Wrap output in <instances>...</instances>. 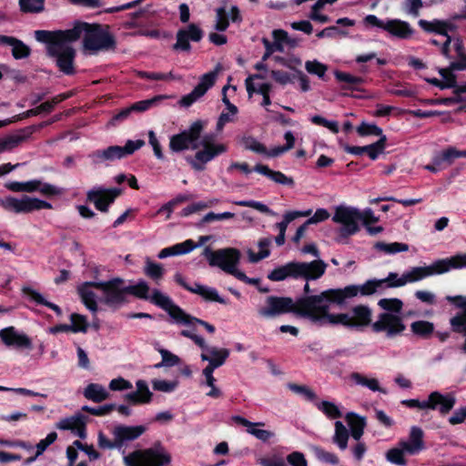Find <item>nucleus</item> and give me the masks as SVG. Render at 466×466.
<instances>
[{
	"instance_id": "f03ea898",
	"label": "nucleus",
	"mask_w": 466,
	"mask_h": 466,
	"mask_svg": "<svg viewBox=\"0 0 466 466\" xmlns=\"http://www.w3.org/2000/svg\"><path fill=\"white\" fill-rule=\"evenodd\" d=\"M206 125V121L197 120L185 131L171 137L169 142V147L174 152L187 148L197 150L189 164L198 171L204 170L207 163L227 151V146L218 143L214 134L201 135Z\"/></svg>"
},
{
	"instance_id": "c756f323",
	"label": "nucleus",
	"mask_w": 466,
	"mask_h": 466,
	"mask_svg": "<svg viewBox=\"0 0 466 466\" xmlns=\"http://www.w3.org/2000/svg\"><path fill=\"white\" fill-rule=\"evenodd\" d=\"M56 427L59 430L71 431L76 436L85 439L86 434V422L83 415H75L68 418L60 420Z\"/></svg>"
},
{
	"instance_id": "cd10ccee",
	"label": "nucleus",
	"mask_w": 466,
	"mask_h": 466,
	"mask_svg": "<svg viewBox=\"0 0 466 466\" xmlns=\"http://www.w3.org/2000/svg\"><path fill=\"white\" fill-rule=\"evenodd\" d=\"M229 21L232 23L241 21L239 10L237 6H231L228 12H227L224 7H219L216 10V30L221 32L225 31L228 27Z\"/></svg>"
},
{
	"instance_id": "6e6d98bb",
	"label": "nucleus",
	"mask_w": 466,
	"mask_h": 466,
	"mask_svg": "<svg viewBox=\"0 0 466 466\" xmlns=\"http://www.w3.org/2000/svg\"><path fill=\"white\" fill-rule=\"evenodd\" d=\"M18 4L23 13L37 14L45 9V0H18Z\"/></svg>"
},
{
	"instance_id": "774afa93",
	"label": "nucleus",
	"mask_w": 466,
	"mask_h": 466,
	"mask_svg": "<svg viewBox=\"0 0 466 466\" xmlns=\"http://www.w3.org/2000/svg\"><path fill=\"white\" fill-rule=\"evenodd\" d=\"M305 68L309 74L316 75L319 78H322L325 76L328 69L324 64L318 60L307 61L305 63Z\"/></svg>"
},
{
	"instance_id": "4c0bfd02",
	"label": "nucleus",
	"mask_w": 466,
	"mask_h": 466,
	"mask_svg": "<svg viewBox=\"0 0 466 466\" xmlns=\"http://www.w3.org/2000/svg\"><path fill=\"white\" fill-rule=\"evenodd\" d=\"M22 293L30 301H33L39 305H44V306L51 309L52 310H54L56 313L57 316L62 315L61 309L56 304L47 301L44 298V296L36 289H35L29 286H24L22 288Z\"/></svg>"
},
{
	"instance_id": "6ab92c4d",
	"label": "nucleus",
	"mask_w": 466,
	"mask_h": 466,
	"mask_svg": "<svg viewBox=\"0 0 466 466\" xmlns=\"http://www.w3.org/2000/svg\"><path fill=\"white\" fill-rule=\"evenodd\" d=\"M294 304L291 299L268 297L266 305L258 309V315L265 319H272L279 315L293 310Z\"/></svg>"
},
{
	"instance_id": "b1692460",
	"label": "nucleus",
	"mask_w": 466,
	"mask_h": 466,
	"mask_svg": "<svg viewBox=\"0 0 466 466\" xmlns=\"http://www.w3.org/2000/svg\"><path fill=\"white\" fill-rule=\"evenodd\" d=\"M202 30L195 24H190L186 28L178 30L174 48L177 50L188 51L190 49L189 41L198 42L202 38Z\"/></svg>"
},
{
	"instance_id": "20e7f679",
	"label": "nucleus",
	"mask_w": 466,
	"mask_h": 466,
	"mask_svg": "<svg viewBox=\"0 0 466 466\" xmlns=\"http://www.w3.org/2000/svg\"><path fill=\"white\" fill-rule=\"evenodd\" d=\"M407 285L404 273L399 275L395 272H390L388 276L380 279H370L362 285H350L344 289H329L321 297L313 299L317 303L329 298L338 302L343 301L345 299H350L358 295L369 296L374 293L382 292L388 288H400Z\"/></svg>"
},
{
	"instance_id": "13d9d810",
	"label": "nucleus",
	"mask_w": 466,
	"mask_h": 466,
	"mask_svg": "<svg viewBox=\"0 0 466 466\" xmlns=\"http://www.w3.org/2000/svg\"><path fill=\"white\" fill-rule=\"evenodd\" d=\"M159 354L161 355V362L157 363L154 367L157 369L162 367H174L180 364V359L178 356L173 354L167 350L159 349Z\"/></svg>"
},
{
	"instance_id": "2eb2a0df",
	"label": "nucleus",
	"mask_w": 466,
	"mask_h": 466,
	"mask_svg": "<svg viewBox=\"0 0 466 466\" xmlns=\"http://www.w3.org/2000/svg\"><path fill=\"white\" fill-rule=\"evenodd\" d=\"M97 290L101 292L100 302L110 308H118L127 301L126 283L120 278L99 281Z\"/></svg>"
},
{
	"instance_id": "f8f14e48",
	"label": "nucleus",
	"mask_w": 466,
	"mask_h": 466,
	"mask_svg": "<svg viewBox=\"0 0 466 466\" xmlns=\"http://www.w3.org/2000/svg\"><path fill=\"white\" fill-rule=\"evenodd\" d=\"M145 145L142 139L127 140L124 147L111 146L105 149L96 150L88 155L94 165L112 162L133 154Z\"/></svg>"
},
{
	"instance_id": "a211bd4d",
	"label": "nucleus",
	"mask_w": 466,
	"mask_h": 466,
	"mask_svg": "<svg viewBox=\"0 0 466 466\" xmlns=\"http://www.w3.org/2000/svg\"><path fill=\"white\" fill-rule=\"evenodd\" d=\"M217 79V72L212 71L207 74H204L200 79L198 84L195 86V88L187 95L181 97L179 100V105L181 106H190L196 101L200 99L208 90L212 87Z\"/></svg>"
},
{
	"instance_id": "79ce46f5",
	"label": "nucleus",
	"mask_w": 466,
	"mask_h": 466,
	"mask_svg": "<svg viewBox=\"0 0 466 466\" xmlns=\"http://www.w3.org/2000/svg\"><path fill=\"white\" fill-rule=\"evenodd\" d=\"M245 84L249 96H251L254 93H269L271 88V85L264 82L263 77L260 75L248 76L246 79Z\"/></svg>"
},
{
	"instance_id": "9b49d317",
	"label": "nucleus",
	"mask_w": 466,
	"mask_h": 466,
	"mask_svg": "<svg viewBox=\"0 0 466 466\" xmlns=\"http://www.w3.org/2000/svg\"><path fill=\"white\" fill-rule=\"evenodd\" d=\"M170 461V455L159 446L137 450L124 457L126 466H166Z\"/></svg>"
},
{
	"instance_id": "e2e57ef3",
	"label": "nucleus",
	"mask_w": 466,
	"mask_h": 466,
	"mask_svg": "<svg viewBox=\"0 0 466 466\" xmlns=\"http://www.w3.org/2000/svg\"><path fill=\"white\" fill-rule=\"evenodd\" d=\"M284 138L286 140V145L283 147H276L272 148L271 150H269L268 157H279L294 147L295 137L291 131H287L284 134Z\"/></svg>"
},
{
	"instance_id": "ddd939ff",
	"label": "nucleus",
	"mask_w": 466,
	"mask_h": 466,
	"mask_svg": "<svg viewBox=\"0 0 466 466\" xmlns=\"http://www.w3.org/2000/svg\"><path fill=\"white\" fill-rule=\"evenodd\" d=\"M181 335L192 339L203 351L201 360L208 361L207 369L216 370L221 367L229 356V350L225 348L208 347L205 339L189 329H183Z\"/></svg>"
},
{
	"instance_id": "39448f33",
	"label": "nucleus",
	"mask_w": 466,
	"mask_h": 466,
	"mask_svg": "<svg viewBox=\"0 0 466 466\" xmlns=\"http://www.w3.org/2000/svg\"><path fill=\"white\" fill-rule=\"evenodd\" d=\"M379 307L383 310L371 324L373 331L384 333L388 339L401 336L406 330L402 309L403 302L400 299H381L378 302Z\"/></svg>"
},
{
	"instance_id": "58836bf2",
	"label": "nucleus",
	"mask_w": 466,
	"mask_h": 466,
	"mask_svg": "<svg viewBox=\"0 0 466 466\" xmlns=\"http://www.w3.org/2000/svg\"><path fill=\"white\" fill-rule=\"evenodd\" d=\"M22 293L30 301H33L39 305H44V306L51 309L52 310H54L56 313L57 316L62 315L61 309L56 304L47 301L44 298V296L36 289H35L29 286H24L22 288Z\"/></svg>"
},
{
	"instance_id": "8fccbe9b",
	"label": "nucleus",
	"mask_w": 466,
	"mask_h": 466,
	"mask_svg": "<svg viewBox=\"0 0 466 466\" xmlns=\"http://www.w3.org/2000/svg\"><path fill=\"white\" fill-rule=\"evenodd\" d=\"M215 370L205 368L202 370L204 380L200 382L201 385H206L210 388L207 396L211 398H219L221 396V390L216 386V379L213 376Z\"/></svg>"
},
{
	"instance_id": "09e8293b",
	"label": "nucleus",
	"mask_w": 466,
	"mask_h": 466,
	"mask_svg": "<svg viewBox=\"0 0 466 466\" xmlns=\"http://www.w3.org/2000/svg\"><path fill=\"white\" fill-rule=\"evenodd\" d=\"M375 249L382 252L386 255H394L400 252H405L409 250V246L401 242H377L374 244Z\"/></svg>"
},
{
	"instance_id": "4be33fe9",
	"label": "nucleus",
	"mask_w": 466,
	"mask_h": 466,
	"mask_svg": "<svg viewBox=\"0 0 466 466\" xmlns=\"http://www.w3.org/2000/svg\"><path fill=\"white\" fill-rule=\"evenodd\" d=\"M97 283L99 281H86L77 286V293L81 301L93 313L98 310V302H100V298L95 292L97 290Z\"/></svg>"
},
{
	"instance_id": "2f4dec72",
	"label": "nucleus",
	"mask_w": 466,
	"mask_h": 466,
	"mask_svg": "<svg viewBox=\"0 0 466 466\" xmlns=\"http://www.w3.org/2000/svg\"><path fill=\"white\" fill-rule=\"evenodd\" d=\"M437 261H434L430 266L413 267L409 270L403 272L407 284L420 281L426 278L433 275H440L437 268Z\"/></svg>"
},
{
	"instance_id": "5fc2aeb1",
	"label": "nucleus",
	"mask_w": 466,
	"mask_h": 466,
	"mask_svg": "<svg viewBox=\"0 0 466 466\" xmlns=\"http://www.w3.org/2000/svg\"><path fill=\"white\" fill-rule=\"evenodd\" d=\"M240 144L244 148L248 150L253 151L258 154L266 155L268 157L269 151H268L266 147L253 137H242Z\"/></svg>"
},
{
	"instance_id": "4d7b16f0",
	"label": "nucleus",
	"mask_w": 466,
	"mask_h": 466,
	"mask_svg": "<svg viewBox=\"0 0 466 466\" xmlns=\"http://www.w3.org/2000/svg\"><path fill=\"white\" fill-rule=\"evenodd\" d=\"M170 97H172V96H167V95L156 96L150 99L138 101V102L133 104L132 108L134 109V111L144 112V111H147L149 108L157 106L159 102L163 101L164 99H167Z\"/></svg>"
},
{
	"instance_id": "6e6552de",
	"label": "nucleus",
	"mask_w": 466,
	"mask_h": 466,
	"mask_svg": "<svg viewBox=\"0 0 466 466\" xmlns=\"http://www.w3.org/2000/svg\"><path fill=\"white\" fill-rule=\"evenodd\" d=\"M203 255L211 267H218L246 283L256 284L258 282V279L248 278L244 272L238 268L240 259V252L238 249L228 248L213 251L209 247H207Z\"/></svg>"
},
{
	"instance_id": "3c124183",
	"label": "nucleus",
	"mask_w": 466,
	"mask_h": 466,
	"mask_svg": "<svg viewBox=\"0 0 466 466\" xmlns=\"http://www.w3.org/2000/svg\"><path fill=\"white\" fill-rule=\"evenodd\" d=\"M348 440H349V431L345 427V425L339 421L337 420L335 422V432L333 436V441L338 445V447L344 451L348 447Z\"/></svg>"
},
{
	"instance_id": "dca6fc26",
	"label": "nucleus",
	"mask_w": 466,
	"mask_h": 466,
	"mask_svg": "<svg viewBox=\"0 0 466 466\" xmlns=\"http://www.w3.org/2000/svg\"><path fill=\"white\" fill-rule=\"evenodd\" d=\"M334 209L332 221L340 225L339 234L341 237H349L359 231V221L360 220V210L359 208L339 205Z\"/></svg>"
},
{
	"instance_id": "de8ad7c7",
	"label": "nucleus",
	"mask_w": 466,
	"mask_h": 466,
	"mask_svg": "<svg viewBox=\"0 0 466 466\" xmlns=\"http://www.w3.org/2000/svg\"><path fill=\"white\" fill-rule=\"evenodd\" d=\"M144 273L151 279L158 283L163 278L165 269L159 263L152 261L149 258L145 260Z\"/></svg>"
},
{
	"instance_id": "052dcab7",
	"label": "nucleus",
	"mask_w": 466,
	"mask_h": 466,
	"mask_svg": "<svg viewBox=\"0 0 466 466\" xmlns=\"http://www.w3.org/2000/svg\"><path fill=\"white\" fill-rule=\"evenodd\" d=\"M410 329L415 335L426 337L433 332L434 325L427 320H418L411 323Z\"/></svg>"
},
{
	"instance_id": "e433bc0d",
	"label": "nucleus",
	"mask_w": 466,
	"mask_h": 466,
	"mask_svg": "<svg viewBox=\"0 0 466 466\" xmlns=\"http://www.w3.org/2000/svg\"><path fill=\"white\" fill-rule=\"evenodd\" d=\"M196 248L195 243L192 239H187L184 242L175 244L171 247L165 248L160 250L157 258L160 259L172 256L185 255L191 252Z\"/></svg>"
},
{
	"instance_id": "4468645a",
	"label": "nucleus",
	"mask_w": 466,
	"mask_h": 466,
	"mask_svg": "<svg viewBox=\"0 0 466 466\" xmlns=\"http://www.w3.org/2000/svg\"><path fill=\"white\" fill-rule=\"evenodd\" d=\"M0 207L5 211L16 214L31 213L41 209H51L53 208L49 202L28 195H23L20 198L13 196L0 198Z\"/></svg>"
},
{
	"instance_id": "0eeeda50",
	"label": "nucleus",
	"mask_w": 466,
	"mask_h": 466,
	"mask_svg": "<svg viewBox=\"0 0 466 466\" xmlns=\"http://www.w3.org/2000/svg\"><path fill=\"white\" fill-rule=\"evenodd\" d=\"M327 268L328 264L322 259L310 262L293 261L272 270L268 274V279L273 281H281L287 278L316 280L325 274Z\"/></svg>"
},
{
	"instance_id": "423d86ee",
	"label": "nucleus",
	"mask_w": 466,
	"mask_h": 466,
	"mask_svg": "<svg viewBox=\"0 0 466 466\" xmlns=\"http://www.w3.org/2000/svg\"><path fill=\"white\" fill-rule=\"evenodd\" d=\"M329 290L323 291L319 295L309 296L304 299L302 302V309L305 314L309 316L314 321H319L324 324H336L342 325L345 327L354 328L350 312L348 313H339V314H329L328 309L331 303L335 304H342L348 299H345L341 302L335 301L333 299H329V298H325L321 302L317 303L313 299L318 297H321L324 293Z\"/></svg>"
},
{
	"instance_id": "bf43d9fd",
	"label": "nucleus",
	"mask_w": 466,
	"mask_h": 466,
	"mask_svg": "<svg viewBox=\"0 0 466 466\" xmlns=\"http://www.w3.org/2000/svg\"><path fill=\"white\" fill-rule=\"evenodd\" d=\"M337 0H318L311 8V13L309 17L317 22L319 23H326L329 21V17L325 15H322L320 13V10L327 5V4H333Z\"/></svg>"
},
{
	"instance_id": "680f3d73",
	"label": "nucleus",
	"mask_w": 466,
	"mask_h": 466,
	"mask_svg": "<svg viewBox=\"0 0 466 466\" xmlns=\"http://www.w3.org/2000/svg\"><path fill=\"white\" fill-rule=\"evenodd\" d=\"M385 456L387 461L392 464L404 466L407 463V461L405 459V452L399 446V444L396 447L390 449L386 452Z\"/></svg>"
},
{
	"instance_id": "1a4fd4ad",
	"label": "nucleus",
	"mask_w": 466,
	"mask_h": 466,
	"mask_svg": "<svg viewBox=\"0 0 466 466\" xmlns=\"http://www.w3.org/2000/svg\"><path fill=\"white\" fill-rule=\"evenodd\" d=\"M366 27H376L386 32L390 36L400 40L410 39L415 30L411 25L398 18L380 19L375 15H368L363 18Z\"/></svg>"
},
{
	"instance_id": "473e14b6",
	"label": "nucleus",
	"mask_w": 466,
	"mask_h": 466,
	"mask_svg": "<svg viewBox=\"0 0 466 466\" xmlns=\"http://www.w3.org/2000/svg\"><path fill=\"white\" fill-rule=\"evenodd\" d=\"M234 420L247 427V431L261 441H268L275 436L274 432L259 428L264 425L262 422H251L240 416L235 417Z\"/></svg>"
},
{
	"instance_id": "603ef678",
	"label": "nucleus",
	"mask_w": 466,
	"mask_h": 466,
	"mask_svg": "<svg viewBox=\"0 0 466 466\" xmlns=\"http://www.w3.org/2000/svg\"><path fill=\"white\" fill-rule=\"evenodd\" d=\"M56 439H57L56 432L52 431V432L48 433L45 439L41 440L36 444L35 454L33 456L29 457L28 459H26L25 463L29 464V463H32L33 461H35L37 459V457H39L40 455H42L45 452V451L48 448V446H50L52 443H54L56 441Z\"/></svg>"
},
{
	"instance_id": "338daca9",
	"label": "nucleus",
	"mask_w": 466,
	"mask_h": 466,
	"mask_svg": "<svg viewBox=\"0 0 466 466\" xmlns=\"http://www.w3.org/2000/svg\"><path fill=\"white\" fill-rule=\"evenodd\" d=\"M386 144V137L381 136V137L377 141L376 143H373L371 145L366 146V152L368 156L372 159L375 160L378 158L380 154H381L385 148Z\"/></svg>"
},
{
	"instance_id": "37998d69",
	"label": "nucleus",
	"mask_w": 466,
	"mask_h": 466,
	"mask_svg": "<svg viewBox=\"0 0 466 466\" xmlns=\"http://www.w3.org/2000/svg\"><path fill=\"white\" fill-rule=\"evenodd\" d=\"M273 41L269 46L276 51H283L285 46H295L296 41L291 39L288 33L282 29H276L272 32Z\"/></svg>"
},
{
	"instance_id": "a19ab883",
	"label": "nucleus",
	"mask_w": 466,
	"mask_h": 466,
	"mask_svg": "<svg viewBox=\"0 0 466 466\" xmlns=\"http://www.w3.org/2000/svg\"><path fill=\"white\" fill-rule=\"evenodd\" d=\"M346 421L350 429V434L355 441H360L363 435L366 421L363 417H360L353 412L347 413Z\"/></svg>"
},
{
	"instance_id": "49530a36",
	"label": "nucleus",
	"mask_w": 466,
	"mask_h": 466,
	"mask_svg": "<svg viewBox=\"0 0 466 466\" xmlns=\"http://www.w3.org/2000/svg\"><path fill=\"white\" fill-rule=\"evenodd\" d=\"M315 405L328 419L335 420L342 416V412L339 405L329 400L316 401Z\"/></svg>"
},
{
	"instance_id": "f3484780",
	"label": "nucleus",
	"mask_w": 466,
	"mask_h": 466,
	"mask_svg": "<svg viewBox=\"0 0 466 466\" xmlns=\"http://www.w3.org/2000/svg\"><path fill=\"white\" fill-rule=\"evenodd\" d=\"M0 339L7 347L21 350H33L32 339L26 333L13 326L0 329Z\"/></svg>"
},
{
	"instance_id": "c85d7f7f",
	"label": "nucleus",
	"mask_w": 466,
	"mask_h": 466,
	"mask_svg": "<svg viewBox=\"0 0 466 466\" xmlns=\"http://www.w3.org/2000/svg\"><path fill=\"white\" fill-rule=\"evenodd\" d=\"M137 390L125 395V400L133 405L147 404L152 400L153 393L147 381L138 380L136 382Z\"/></svg>"
},
{
	"instance_id": "f257e3e1",
	"label": "nucleus",
	"mask_w": 466,
	"mask_h": 466,
	"mask_svg": "<svg viewBox=\"0 0 466 466\" xmlns=\"http://www.w3.org/2000/svg\"><path fill=\"white\" fill-rule=\"evenodd\" d=\"M35 38L46 46L47 54L55 57L59 69L65 74L74 72L73 61L76 51L72 43L83 38V47L90 54L107 50L115 46L109 32L98 25L76 22L73 28L66 30H36Z\"/></svg>"
},
{
	"instance_id": "7c9ffc66",
	"label": "nucleus",
	"mask_w": 466,
	"mask_h": 466,
	"mask_svg": "<svg viewBox=\"0 0 466 466\" xmlns=\"http://www.w3.org/2000/svg\"><path fill=\"white\" fill-rule=\"evenodd\" d=\"M146 431V428L142 425L138 426H116L113 431L115 441L118 444H122L125 441H129L137 439Z\"/></svg>"
},
{
	"instance_id": "bb28decb",
	"label": "nucleus",
	"mask_w": 466,
	"mask_h": 466,
	"mask_svg": "<svg viewBox=\"0 0 466 466\" xmlns=\"http://www.w3.org/2000/svg\"><path fill=\"white\" fill-rule=\"evenodd\" d=\"M446 299L450 302H459V306L463 310L457 313L450 319V325L452 331L466 335V298L462 296H448Z\"/></svg>"
},
{
	"instance_id": "f704fd0d",
	"label": "nucleus",
	"mask_w": 466,
	"mask_h": 466,
	"mask_svg": "<svg viewBox=\"0 0 466 466\" xmlns=\"http://www.w3.org/2000/svg\"><path fill=\"white\" fill-rule=\"evenodd\" d=\"M455 69H452L450 65L448 68H441L439 70V73L442 78L441 80L435 78V77L425 78V80L428 83H430L441 89L453 88V91H454L455 87H457V85H458L457 81H456V76L452 72Z\"/></svg>"
},
{
	"instance_id": "5701e85b",
	"label": "nucleus",
	"mask_w": 466,
	"mask_h": 466,
	"mask_svg": "<svg viewBox=\"0 0 466 466\" xmlns=\"http://www.w3.org/2000/svg\"><path fill=\"white\" fill-rule=\"evenodd\" d=\"M170 318L177 324L188 327V329L192 330L194 333V329H196L198 325L204 327L207 329V331L211 334L215 332V327L213 325L199 319L191 317L190 315L187 314L184 310H182L177 305L175 306L174 310L171 312Z\"/></svg>"
},
{
	"instance_id": "0e129e2a",
	"label": "nucleus",
	"mask_w": 466,
	"mask_h": 466,
	"mask_svg": "<svg viewBox=\"0 0 466 466\" xmlns=\"http://www.w3.org/2000/svg\"><path fill=\"white\" fill-rule=\"evenodd\" d=\"M152 387L157 391L165 393L173 392L178 386V380H167L162 379H155L151 381Z\"/></svg>"
},
{
	"instance_id": "69168bd1",
	"label": "nucleus",
	"mask_w": 466,
	"mask_h": 466,
	"mask_svg": "<svg viewBox=\"0 0 466 466\" xmlns=\"http://www.w3.org/2000/svg\"><path fill=\"white\" fill-rule=\"evenodd\" d=\"M71 332H86L87 329V320L85 316L74 313L70 316Z\"/></svg>"
},
{
	"instance_id": "7ed1b4c3",
	"label": "nucleus",
	"mask_w": 466,
	"mask_h": 466,
	"mask_svg": "<svg viewBox=\"0 0 466 466\" xmlns=\"http://www.w3.org/2000/svg\"><path fill=\"white\" fill-rule=\"evenodd\" d=\"M418 24L422 30L435 33L443 38L441 54L450 59H453L451 62L452 69L466 70V50L459 38L451 35L454 31L452 24L438 19L431 21L420 19Z\"/></svg>"
},
{
	"instance_id": "aec40b11",
	"label": "nucleus",
	"mask_w": 466,
	"mask_h": 466,
	"mask_svg": "<svg viewBox=\"0 0 466 466\" xmlns=\"http://www.w3.org/2000/svg\"><path fill=\"white\" fill-rule=\"evenodd\" d=\"M120 192L121 191L118 188H105L97 187L87 192V198L90 202L94 203L98 210L106 212L108 206L113 203Z\"/></svg>"
},
{
	"instance_id": "c9c22d12",
	"label": "nucleus",
	"mask_w": 466,
	"mask_h": 466,
	"mask_svg": "<svg viewBox=\"0 0 466 466\" xmlns=\"http://www.w3.org/2000/svg\"><path fill=\"white\" fill-rule=\"evenodd\" d=\"M187 290L199 295L207 301L218 302L224 305L228 304V301L212 287L195 283L192 288H187Z\"/></svg>"
},
{
	"instance_id": "c03bdc74",
	"label": "nucleus",
	"mask_w": 466,
	"mask_h": 466,
	"mask_svg": "<svg viewBox=\"0 0 466 466\" xmlns=\"http://www.w3.org/2000/svg\"><path fill=\"white\" fill-rule=\"evenodd\" d=\"M350 314L354 328L366 326L371 320V312L369 308L364 306L355 307Z\"/></svg>"
},
{
	"instance_id": "a18cd8bd",
	"label": "nucleus",
	"mask_w": 466,
	"mask_h": 466,
	"mask_svg": "<svg viewBox=\"0 0 466 466\" xmlns=\"http://www.w3.org/2000/svg\"><path fill=\"white\" fill-rule=\"evenodd\" d=\"M270 243H271V238H261L258 242V247L259 248L258 253H255L252 249L248 248L247 250V253L248 256V260L252 263H256L263 258H268L270 254V251L268 248Z\"/></svg>"
},
{
	"instance_id": "ea45409f",
	"label": "nucleus",
	"mask_w": 466,
	"mask_h": 466,
	"mask_svg": "<svg viewBox=\"0 0 466 466\" xmlns=\"http://www.w3.org/2000/svg\"><path fill=\"white\" fill-rule=\"evenodd\" d=\"M83 394L86 399L94 402H102L110 396L106 387L98 383H89L85 388Z\"/></svg>"
},
{
	"instance_id": "393cba45",
	"label": "nucleus",
	"mask_w": 466,
	"mask_h": 466,
	"mask_svg": "<svg viewBox=\"0 0 466 466\" xmlns=\"http://www.w3.org/2000/svg\"><path fill=\"white\" fill-rule=\"evenodd\" d=\"M399 446L405 454H418L424 449L423 431L420 428L413 426L410 429L409 439L399 442Z\"/></svg>"
},
{
	"instance_id": "9d476101",
	"label": "nucleus",
	"mask_w": 466,
	"mask_h": 466,
	"mask_svg": "<svg viewBox=\"0 0 466 466\" xmlns=\"http://www.w3.org/2000/svg\"><path fill=\"white\" fill-rule=\"evenodd\" d=\"M127 295L131 294L138 299L148 300L154 305L159 307L170 316L176 304L173 300L161 290L150 289L147 281L140 279L135 284L126 285Z\"/></svg>"
},
{
	"instance_id": "72a5a7b5",
	"label": "nucleus",
	"mask_w": 466,
	"mask_h": 466,
	"mask_svg": "<svg viewBox=\"0 0 466 466\" xmlns=\"http://www.w3.org/2000/svg\"><path fill=\"white\" fill-rule=\"evenodd\" d=\"M438 273L444 274L454 269L466 268V253H458L452 257L438 259Z\"/></svg>"
},
{
	"instance_id": "412c9836",
	"label": "nucleus",
	"mask_w": 466,
	"mask_h": 466,
	"mask_svg": "<svg viewBox=\"0 0 466 466\" xmlns=\"http://www.w3.org/2000/svg\"><path fill=\"white\" fill-rule=\"evenodd\" d=\"M426 410H438L441 414L449 413L456 403V398L452 393L442 394L440 391H432L425 400Z\"/></svg>"
},
{
	"instance_id": "a878e982",
	"label": "nucleus",
	"mask_w": 466,
	"mask_h": 466,
	"mask_svg": "<svg viewBox=\"0 0 466 466\" xmlns=\"http://www.w3.org/2000/svg\"><path fill=\"white\" fill-rule=\"evenodd\" d=\"M350 380L353 384L367 388L372 392H379L383 395L388 394L387 389L381 385L380 380L372 375L354 371L350 374Z\"/></svg>"
},
{
	"instance_id": "864d4df0",
	"label": "nucleus",
	"mask_w": 466,
	"mask_h": 466,
	"mask_svg": "<svg viewBox=\"0 0 466 466\" xmlns=\"http://www.w3.org/2000/svg\"><path fill=\"white\" fill-rule=\"evenodd\" d=\"M457 158V148L454 147H448L445 149L437 152L433 156V162L435 165L447 164L451 165L454 159Z\"/></svg>"
}]
</instances>
